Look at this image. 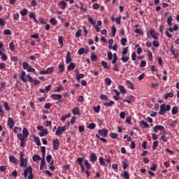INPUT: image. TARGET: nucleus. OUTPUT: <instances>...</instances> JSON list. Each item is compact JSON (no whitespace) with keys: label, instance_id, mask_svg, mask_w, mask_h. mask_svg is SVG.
Instances as JSON below:
<instances>
[{"label":"nucleus","instance_id":"ea45409f","mask_svg":"<svg viewBox=\"0 0 179 179\" xmlns=\"http://www.w3.org/2000/svg\"><path fill=\"white\" fill-rule=\"evenodd\" d=\"M178 113V106H174L172 108V115H176V114Z\"/></svg>","mask_w":179,"mask_h":179},{"label":"nucleus","instance_id":"a18cd8bd","mask_svg":"<svg viewBox=\"0 0 179 179\" xmlns=\"http://www.w3.org/2000/svg\"><path fill=\"white\" fill-rule=\"evenodd\" d=\"M159 146V141H155L152 143V150H156V148Z\"/></svg>","mask_w":179,"mask_h":179},{"label":"nucleus","instance_id":"c85d7f7f","mask_svg":"<svg viewBox=\"0 0 179 179\" xmlns=\"http://www.w3.org/2000/svg\"><path fill=\"white\" fill-rule=\"evenodd\" d=\"M75 66H76V65L75 64V63L71 62V63H70V64L68 66L67 69H68V71H73V69H75Z\"/></svg>","mask_w":179,"mask_h":179},{"label":"nucleus","instance_id":"c9c22d12","mask_svg":"<svg viewBox=\"0 0 179 179\" xmlns=\"http://www.w3.org/2000/svg\"><path fill=\"white\" fill-rule=\"evenodd\" d=\"M31 38H35L36 40H37V41H41V38L40 36L38 35V34H32L30 36Z\"/></svg>","mask_w":179,"mask_h":179},{"label":"nucleus","instance_id":"9b49d317","mask_svg":"<svg viewBox=\"0 0 179 179\" xmlns=\"http://www.w3.org/2000/svg\"><path fill=\"white\" fill-rule=\"evenodd\" d=\"M90 162H91V163H94L95 162H97V155H96V153H91V155L90 157Z\"/></svg>","mask_w":179,"mask_h":179},{"label":"nucleus","instance_id":"6e6552de","mask_svg":"<svg viewBox=\"0 0 179 179\" xmlns=\"http://www.w3.org/2000/svg\"><path fill=\"white\" fill-rule=\"evenodd\" d=\"M52 148L54 150H58L59 149V140L58 138L52 141Z\"/></svg>","mask_w":179,"mask_h":179},{"label":"nucleus","instance_id":"5fc2aeb1","mask_svg":"<svg viewBox=\"0 0 179 179\" xmlns=\"http://www.w3.org/2000/svg\"><path fill=\"white\" fill-rule=\"evenodd\" d=\"M10 59L13 61V62H15V64H17V62H19V59H17V57L12 56Z\"/></svg>","mask_w":179,"mask_h":179},{"label":"nucleus","instance_id":"5701e85b","mask_svg":"<svg viewBox=\"0 0 179 179\" xmlns=\"http://www.w3.org/2000/svg\"><path fill=\"white\" fill-rule=\"evenodd\" d=\"M50 23L52 26H57L58 22L57 21V19L55 17H52L50 19Z\"/></svg>","mask_w":179,"mask_h":179},{"label":"nucleus","instance_id":"09e8293b","mask_svg":"<svg viewBox=\"0 0 179 179\" xmlns=\"http://www.w3.org/2000/svg\"><path fill=\"white\" fill-rule=\"evenodd\" d=\"M88 17V22H90L91 23V24H96V22H94V20H93V18L92 17H90V15H87Z\"/></svg>","mask_w":179,"mask_h":179},{"label":"nucleus","instance_id":"a878e982","mask_svg":"<svg viewBox=\"0 0 179 179\" xmlns=\"http://www.w3.org/2000/svg\"><path fill=\"white\" fill-rule=\"evenodd\" d=\"M173 96H174V93L169 92L168 94H164V99L167 100V99H169V98L173 99Z\"/></svg>","mask_w":179,"mask_h":179},{"label":"nucleus","instance_id":"2f4dec72","mask_svg":"<svg viewBox=\"0 0 179 179\" xmlns=\"http://www.w3.org/2000/svg\"><path fill=\"white\" fill-rule=\"evenodd\" d=\"M85 159L83 157H78L76 160V162L79 166H83V161Z\"/></svg>","mask_w":179,"mask_h":179},{"label":"nucleus","instance_id":"680f3d73","mask_svg":"<svg viewBox=\"0 0 179 179\" xmlns=\"http://www.w3.org/2000/svg\"><path fill=\"white\" fill-rule=\"evenodd\" d=\"M55 134L57 136L62 135V130H61V127L57 128Z\"/></svg>","mask_w":179,"mask_h":179},{"label":"nucleus","instance_id":"473e14b6","mask_svg":"<svg viewBox=\"0 0 179 179\" xmlns=\"http://www.w3.org/2000/svg\"><path fill=\"white\" fill-rule=\"evenodd\" d=\"M170 52H171L172 55H174L175 58H177L178 57V55L176 53V49H174V46L171 47Z\"/></svg>","mask_w":179,"mask_h":179},{"label":"nucleus","instance_id":"39448f33","mask_svg":"<svg viewBox=\"0 0 179 179\" xmlns=\"http://www.w3.org/2000/svg\"><path fill=\"white\" fill-rule=\"evenodd\" d=\"M171 110V106L170 105H166V103H162L160 106V110L159 112V115H164L166 111H170Z\"/></svg>","mask_w":179,"mask_h":179},{"label":"nucleus","instance_id":"864d4df0","mask_svg":"<svg viewBox=\"0 0 179 179\" xmlns=\"http://www.w3.org/2000/svg\"><path fill=\"white\" fill-rule=\"evenodd\" d=\"M3 34L5 36H10L12 34V31H10V29H5L3 31Z\"/></svg>","mask_w":179,"mask_h":179},{"label":"nucleus","instance_id":"7c9ffc66","mask_svg":"<svg viewBox=\"0 0 179 179\" xmlns=\"http://www.w3.org/2000/svg\"><path fill=\"white\" fill-rule=\"evenodd\" d=\"M78 54L79 55H82L83 54H87V50H86L85 48H81L78 50Z\"/></svg>","mask_w":179,"mask_h":179},{"label":"nucleus","instance_id":"dca6fc26","mask_svg":"<svg viewBox=\"0 0 179 179\" xmlns=\"http://www.w3.org/2000/svg\"><path fill=\"white\" fill-rule=\"evenodd\" d=\"M126 85H127V87H129V89H131V90H135V87L134 85V83H132V82L129 80H127Z\"/></svg>","mask_w":179,"mask_h":179},{"label":"nucleus","instance_id":"cd10ccee","mask_svg":"<svg viewBox=\"0 0 179 179\" xmlns=\"http://www.w3.org/2000/svg\"><path fill=\"white\" fill-rule=\"evenodd\" d=\"M121 177H124L125 179H129V172L124 171V173L121 174Z\"/></svg>","mask_w":179,"mask_h":179},{"label":"nucleus","instance_id":"f3484780","mask_svg":"<svg viewBox=\"0 0 179 179\" xmlns=\"http://www.w3.org/2000/svg\"><path fill=\"white\" fill-rule=\"evenodd\" d=\"M22 136L26 139L29 136V129L27 128L24 127L22 130Z\"/></svg>","mask_w":179,"mask_h":179},{"label":"nucleus","instance_id":"a211bd4d","mask_svg":"<svg viewBox=\"0 0 179 179\" xmlns=\"http://www.w3.org/2000/svg\"><path fill=\"white\" fill-rule=\"evenodd\" d=\"M99 163H100L101 166H105V167H108V165H107V164H106V161H105V159H104V157H100L99 158Z\"/></svg>","mask_w":179,"mask_h":179},{"label":"nucleus","instance_id":"37998d69","mask_svg":"<svg viewBox=\"0 0 179 179\" xmlns=\"http://www.w3.org/2000/svg\"><path fill=\"white\" fill-rule=\"evenodd\" d=\"M110 138H111L112 139H117V138H118V134L116 133H110L109 134Z\"/></svg>","mask_w":179,"mask_h":179},{"label":"nucleus","instance_id":"3c124183","mask_svg":"<svg viewBox=\"0 0 179 179\" xmlns=\"http://www.w3.org/2000/svg\"><path fill=\"white\" fill-rule=\"evenodd\" d=\"M101 108V106H100V105H98L97 106H94L93 107L94 111L95 113H99Z\"/></svg>","mask_w":179,"mask_h":179},{"label":"nucleus","instance_id":"4468645a","mask_svg":"<svg viewBox=\"0 0 179 179\" xmlns=\"http://www.w3.org/2000/svg\"><path fill=\"white\" fill-rule=\"evenodd\" d=\"M140 126L141 127V128H150V125H149V124H148V122L145 120L140 121Z\"/></svg>","mask_w":179,"mask_h":179},{"label":"nucleus","instance_id":"69168bd1","mask_svg":"<svg viewBox=\"0 0 179 179\" xmlns=\"http://www.w3.org/2000/svg\"><path fill=\"white\" fill-rule=\"evenodd\" d=\"M19 17H20V15H19V13H17L13 15L14 20H19Z\"/></svg>","mask_w":179,"mask_h":179},{"label":"nucleus","instance_id":"412c9836","mask_svg":"<svg viewBox=\"0 0 179 179\" xmlns=\"http://www.w3.org/2000/svg\"><path fill=\"white\" fill-rule=\"evenodd\" d=\"M118 89L122 94H125L127 93V90L125 89V87L123 85H119Z\"/></svg>","mask_w":179,"mask_h":179},{"label":"nucleus","instance_id":"0e129e2a","mask_svg":"<svg viewBox=\"0 0 179 179\" xmlns=\"http://www.w3.org/2000/svg\"><path fill=\"white\" fill-rule=\"evenodd\" d=\"M87 128H89V129H94V128H96V124L94 123H90Z\"/></svg>","mask_w":179,"mask_h":179},{"label":"nucleus","instance_id":"f257e3e1","mask_svg":"<svg viewBox=\"0 0 179 179\" xmlns=\"http://www.w3.org/2000/svg\"><path fill=\"white\" fill-rule=\"evenodd\" d=\"M107 135H108V129L103 128L98 131V134H96V138L99 139V141H101L103 143H106L107 142V139L104 138H107Z\"/></svg>","mask_w":179,"mask_h":179},{"label":"nucleus","instance_id":"bb28decb","mask_svg":"<svg viewBox=\"0 0 179 179\" xmlns=\"http://www.w3.org/2000/svg\"><path fill=\"white\" fill-rule=\"evenodd\" d=\"M20 13L22 16H26L29 13V10L27 8H23L20 11Z\"/></svg>","mask_w":179,"mask_h":179},{"label":"nucleus","instance_id":"393cba45","mask_svg":"<svg viewBox=\"0 0 179 179\" xmlns=\"http://www.w3.org/2000/svg\"><path fill=\"white\" fill-rule=\"evenodd\" d=\"M34 141L35 143H36L37 146H41V141H40V138L37 136L34 137Z\"/></svg>","mask_w":179,"mask_h":179},{"label":"nucleus","instance_id":"8fccbe9b","mask_svg":"<svg viewBox=\"0 0 179 179\" xmlns=\"http://www.w3.org/2000/svg\"><path fill=\"white\" fill-rule=\"evenodd\" d=\"M105 83L107 86H110L112 83L111 79H110L109 78H105Z\"/></svg>","mask_w":179,"mask_h":179},{"label":"nucleus","instance_id":"de8ad7c7","mask_svg":"<svg viewBox=\"0 0 179 179\" xmlns=\"http://www.w3.org/2000/svg\"><path fill=\"white\" fill-rule=\"evenodd\" d=\"M114 103H115L114 101H110L109 102H104L103 106H106L108 107H110L111 106H113Z\"/></svg>","mask_w":179,"mask_h":179},{"label":"nucleus","instance_id":"c03bdc74","mask_svg":"<svg viewBox=\"0 0 179 179\" xmlns=\"http://www.w3.org/2000/svg\"><path fill=\"white\" fill-rule=\"evenodd\" d=\"M76 80H80V79H83V78H85V74L84 73H80L78 74V73H76Z\"/></svg>","mask_w":179,"mask_h":179},{"label":"nucleus","instance_id":"4be33fe9","mask_svg":"<svg viewBox=\"0 0 179 179\" xmlns=\"http://www.w3.org/2000/svg\"><path fill=\"white\" fill-rule=\"evenodd\" d=\"M167 24L168 26H169V27H171L173 26V23L171 22H173V16L170 15L168 18H167Z\"/></svg>","mask_w":179,"mask_h":179},{"label":"nucleus","instance_id":"f8f14e48","mask_svg":"<svg viewBox=\"0 0 179 179\" xmlns=\"http://www.w3.org/2000/svg\"><path fill=\"white\" fill-rule=\"evenodd\" d=\"M54 72V67H49L46 70L42 71L41 73L43 75H48Z\"/></svg>","mask_w":179,"mask_h":179},{"label":"nucleus","instance_id":"c756f323","mask_svg":"<svg viewBox=\"0 0 179 179\" xmlns=\"http://www.w3.org/2000/svg\"><path fill=\"white\" fill-rule=\"evenodd\" d=\"M9 160L11 162V163H14L15 164L17 163V159H16V157L13 155L9 157Z\"/></svg>","mask_w":179,"mask_h":179},{"label":"nucleus","instance_id":"6e6d98bb","mask_svg":"<svg viewBox=\"0 0 179 179\" xmlns=\"http://www.w3.org/2000/svg\"><path fill=\"white\" fill-rule=\"evenodd\" d=\"M17 138L20 140V141H26V138L24 137L23 134H18L17 135Z\"/></svg>","mask_w":179,"mask_h":179},{"label":"nucleus","instance_id":"052dcab7","mask_svg":"<svg viewBox=\"0 0 179 179\" xmlns=\"http://www.w3.org/2000/svg\"><path fill=\"white\" fill-rule=\"evenodd\" d=\"M27 72H31V73H34L36 72V69L31 66H29V68L27 69Z\"/></svg>","mask_w":179,"mask_h":179},{"label":"nucleus","instance_id":"f03ea898","mask_svg":"<svg viewBox=\"0 0 179 179\" xmlns=\"http://www.w3.org/2000/svg\"><path fill=\"white\" fill-rule=\"evenodd\" d=\"M19 78L22 81L24 82V83H26V82H29V83H31V82L34 81L33 77L29 74L26 75V71H21L20 74H19Z\"/></svg>","mask_w":179,"mask_h":179},{"label":"nucleus","instance_id":"72a5a7b5","mask_svg":"<svg viewBox=\"0 0 179 179\" xmlns=\"http://www.w3.org/2000/svg\"><path fill=\"white\" fill-rule=\"evenodd\" d=\"M45 135H48V129H45L44 130L39 133V136H41V137L45 136Z\"/></svg>","mask_w":179,"mask_h":179},{"label":"nucleus","instance_id":"49530a36","mask_svg":"<svg viewBox=\"0 0 179 179\" xmlns=\"http://www.w3.org/2000/svg\"><path fill=\"white\" fill-rule=\"evenodd\" d=\"M5 87H6V82L1 83L0 92H3V90H2V89H5Z\"/></svg>","mask_w":179,"mask_h":179},{"label":"nucleus","instance_id":"6ab92c4d","mask_svg":"<svg viewBox=\"0 0 179 179\" xmlns=\"http://www.w3.org/2000/svg\"><path fill=\"white\" fill-rule=\"evenodd\" d=\"M43 169H47V165L45 164V159L44 158L41 162L40 169L43 170Z\"/></svg>","mask_w":179,"mask_h":179},{"label":"nucleus","instance_id":"774afa93","mask_svg":"<svg viewBox=\"0 0 179 179\" xmlns=\"http://www.w3.org/2000/svg\"><path fill=\"white\" fill-rule=\"evenodd\" d=\"M79 132H85V126H79L78 127Z\"/></svg>","mask_w":179,"mask_h":179},{"label":"nucleus","instance_id":"f704fd0d","mask_svg":"<svg viewBox=\"0 0 179 179\" xmlns=\"http://www.w3.org/2000/svg\"><path fill=\"white\" fill-rule=\"evenodd\" d=\"M52 97L55 100H61V99H62V94H52Z\"/></svg>","mask_w":179,"mask_h":179},{"label":"nucleus","instance_id":"7ed1b4c3","mask_svg":"<svg viewBox=\"0 0 179 179\" xmlns=\"http://www.w3.org/2000/svg\"><path fill=\"white\" fill-rule=\"evenodd\" d=\"M23 176L24 178L34 179V175H33V168L28 166L24 170Z\"/></svg>","mask_w":179,"mask_h":179},{"label":"nucleus","instance_id":"20e7f679","mask_svg":"<svg viewBox=\"0 0 179 179\" xmlns=\"http://www.w3.org/2000/svg\"><path fill=\"white\" fill-rule=\"evenodd\" d=\"M20 167H27V157L24 152H20Z\"/></svg>","mask_w":179,"mask_h":179},{"label":"nucleus","instance_id":"338daca9","mask_svg":"<svg viewBox=\"0 0 179 179\" xmlns=\"http://www.w3.org/2000/svg\"><path fill=\"white\" fill-rule=\"evenodd\" d=\"M6 24V21L3 18H0V26H5Z\"/></svg>","mask_w":179,"mask_h":179},{"label":"nucleus","instance_id":"4d7b16f0","mask_svg":"<svg viewBox=\"0 0 179 179\" xmlns=\"http://www.w3.org/2000/svg\"><path fill=\"white\" fill-rule=\"evenodd\" d=\"M30 66V65H29V63L26 62H24L22 63V67H23V69H29V67Z\"/></svg>","mask_w":179,"mask_h":179},{"label":"nucleus","instance_id":"4c0bfd02","mask_svg":"<svg viewBox=\"0 0 179 179\" xmlns=\"http://www.w3.org/2000/svg\"><path fill=\"white\" fill-rule=\"evenodd\" d=\"M4 108L6 111H10V106H9V103L8 101H4Z\"/></svg>","mask_w":179,"mask_h":179},{"label":"nucleus","instance_id":"603ef678","mask_svg":"<svg viewBox=\"0 0 179 179\" xmlns=\"http://www.w3.org/2000/svg\"><path fill=\"white\" fill-rule=\"evenodd\" d=\"M21 131L22 128L20 127H15L13 128V132H15V134H19V132H21Z\"/></svg>","mask_w":179,"mask_h":179},{"label":"nucleus","instance_id":"1a4fd4ad","mask_svg":"<svg viewBox=\"0 0 179 179\" xmlns=\"http://www.w3.org/2000/svg\"><path fill=\"white\" fill-rule=\"evenodd\" d=\"M153 129L155 134H157L158 131H163V132H166V130L164 129V126L163 125H159V124L155 125Z\"/></svg>","mask_w":179,"mask_h":179},{"label":"nucleus","instance_id":"e433bc0d","mask_svg":"<svg viewBox=\"0 0 179 179\" xmlns=\"http://www.w3.org/2000/svg\"><path fill=\"white\" fill-rule=\"evenodd\" d=\"M112 37H115V34H117V28L115 26H113L111 29Z\"/></svg>","mask_w":179,"mask_h":179},{"label":"nucleus","instance_id":"a19ab883","mask_svg":"<svg viewBox=\"0 0 179 179\" xmlns=\"http://www.w3.org/2000/svg\"><path fill=\"white\" fill-rule=\"evenodd\" d=\"M90 59L92 62H96L97 61V57L94 53H92Z\"/></svg>","mask_w":179,"mask_h":179},{"label":"nucleus","instance_id":"b1692460","mask_svg":"<svg viewBox=\"0 0 179 179\" xmlns=\"http://www.w3.org/2000/svg\"><path fill=\"white\" fill-rule=\"evenodd\" d=\"M58 69L59 70L60 73H62L65 71V64L64 63L58 65Z\"/></svg>","mask_w":179,"mask_h":179},{"label":"nucleus","instance_id":"58836bf2","mask_svg":"<svg viewBox=\"0 0 179 179\" xmlns=\"http://www.w3.org/2000/svg\"><path fill=\"white\" fill-rule=\"evenodd\" d=\"M1 55V59L3 60V62H5L8 59V55H6V53L3 52V54Z\"/></svg>","mask_w":179,"mask_h":179},{"label":"nucleus","instance_id":"423d86ee","mask_svg":"<svg viewBox=\"0 0 179 179\" xmlns=\"http://www.w3.org/2000/svg\"><path fill=\"white\" fill-rule=\"evenodd\" d=\"M84 164L87 169L84 173H85L87 178H89L90 177V171H89V170L92 169V164L89 163V161L87 159L84 160Z\"/></svg>","mask_w":179,"mask_h":179},{"label":"nucleus","instance_id":"bf43d9fd","mask_svg":"<svg viewBox=\"0 0 179 179\" xmlns=\"http://www.w3.org/2000/svg\"><path fill=\"white\" fill-rule=\"evenodd\" d=\"M100 99L101 100H104V101H107V100H108V96H107V95L106 94H101Z\"/></svg>","mask_w":179,"mask_h":179},{"label":"nucleus","instance_id":"2eb2a0df","mask_svg":"<svg viewBox=\"0 0 179 179\" xmlns=\"http://www.w3.org/2000/svg\"><path fill=\"white\" fill-rule=\"evenodd\" d=\"M58 6L61 8V9L64 10V9H66L67 6H66V3L65 2V1H60L58 3Z\"/></svg>","mask_w":179,"mask_h":179},{"label":"nucleus","instance_id":"0eeeda50","mask_svg":"<svg viewBox=\"0 0 179 179\" xmlns=\"http://www.w3.org/2000/svg\"><path fill=\"white\" fill-rule=\"evenodd\" d=\"M147 36L148 37H152V38H155V40H157L159 36H157V32H156V30L153 29H150V30L147 31Z\"/></svg>","mask_w":179,"mask_h":179},{"label":"nucleus","instance_id":"79ce46f5","mask_svg":"<svg viewBox=\"0 0 179 179\" xmlns=\"http://www.w3.org/2000/svg\"><path fill=\"white\" fill-rule=\"evenodd\" d=\"M32 159L34 162H37V160H41V157L38 155H35L32 157Z\"/></svg>","mask_w":179,"mask_h":179},{"label":"nucleus","instance_id":"13d9d810","mask_svg":"<svg viewBox=\"0 0 179 179\" xmlns=\"http://www.w3.org/2000/svg\"><path fill=\"white\" fill-rule=\"evenodd\" d=\"M127 54H128V47L127 48H124L122 49V55L124 57L125 55H127Z\"/></svg>","mask_w":179,"mask_h":179},{"label":"nucleus","instance_id":"9d476101","mask_svg":"<svg viewBox=\"0 0 179 179\" xmlns=\"http://www.w3.org/2000/svg\"><path fill=\"white\" fill-rule=\"evenodd\" d=\"M7 124L12 129L13 127H15V120L12 117H8V121H7Z\"/></svg>","mask_w":179,"mask_h":179},{"label":"nucleus","instance_id":"aec40b11","mask_svg":"<svg viewBox=\"0 0 179 179\" xmlns=\"http://www.w3.org/2000/svg\"><path fill=\"white\" fill-rule=\"evenodd\" d=\"M71 61H72V59L71 58V52H68L66 57V63L71 64Z\"/></svg>","mask_w":179,"mask_h":179},{"label":"nucleus","instance_id":"e2e57ef3","mask_svg":"<svg viewBox=\"0 0 179 179\" xmlns=\"http://www.w3.org/2000/svg\"><path fill=\"white\" fill-rule=\"evenodd\" d=\"M122 62H128V61H129V57H128V56H123L122 57Z\"/></svg>","mask_w":179,"mask_h":179},{"label":"nucleus","instance_id":"ddd939ff","mask_svg":"<svg viewBox=\"0 0 179 179\" xmlns=\"http://www.w3.org/2000/svg\"><path fill=\"white\" fill-rule=\"evenodd\" d=\"M71 113H72V114H73V115H80V110L79 109V107H78V106L73 108L71 110Z\"/></svg>","mask_w":179,"mask_h":179}]
</instances>
